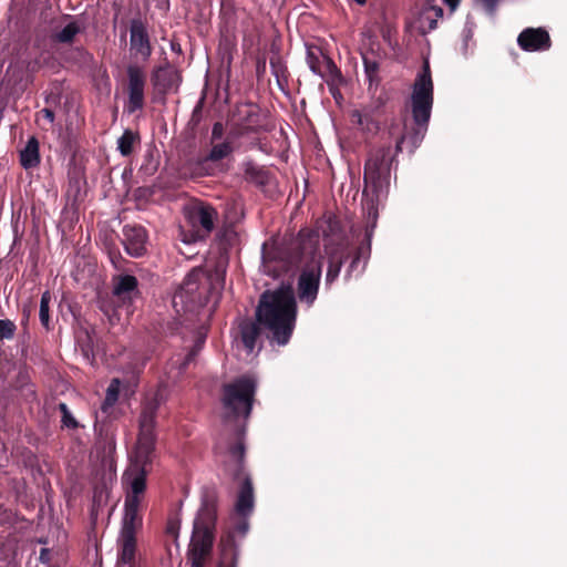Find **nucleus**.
<instances>
[{"mask_svg":"<svg viewBox=\"0 0 567 567\" xmlns=\"http://www.w3.org/2000/svg\"><path fill=\"white\" fill-rule=\"evenodd\" d=\"M297 300L290 282L266 289L259 297L255 317L264 327V334L271 346H287L297 321Z\"/></svg>","mask_w":567,"mask_h":567,"instance_id":"20e7f679","label":"nucleus"},{"mask_svg":"<svg viewBox=\"0 0 567 567\" xmlns=\"http://www.w3.org/2000/svg\"><path fill=\"white\" fill-rule=\"evenodd\" d=\"M217 216V210L208 204H200L189 213L192 224L198 225L206 235L214 230Z\"/></svg>","mask_w":567,"mask_h":567,"instance_id":"aec40b11","label":"nucleus"},{"mask_svg":"<svg viewBox=\"0 0 567 567\" xmlns=\"http://www.w3.org/2000/svg\"><path fill=\"white\" fill-rule=\"evenodd\" d=\"M473 28H474V23L471 22L470 19L467 18L466 22H465L464 30H463V45H464V50L466 49L468 41L473 37Z\"/></svg>","mask_w":567,"mask_h":567,"instance_id":"e433bc0d","label":"nucleus"},{"mask_svg":"<svg viewBox=\"0 0 567 567\" xmlns=\"http://www.w3.org/2000/svg\"><path fill=\"white\" fill-rule=\"evenodd\" d=\"M39 560L41 564H49L51 560V550L48 548H42L40 551Z\"/></svg>","mask_w":567,"mask_h":567,"instance_id":"a19ab883","label":"nucleus"},{"mask_svg":"<svg viewBox=\"0 0 567 567\" xmlns=\"http://www.w3.org/2000/svg\"><path fill=\"white\" fill-rule=\"evenodd\" d=\"M41 113L43 114V117H44L48 122H50V123H53V122H54V120H55V114H54V112H53L51 109L45 107V109H43V110L41 111Z\"/></svg>","mask_w":567,"mask_h":567,"instance_id":"79ce46f5","label":"nucleus"},{"mask_svg":"<svg viewBox=\"0 0 567 567\" xmlns=\"http://www.w3.org/2000/svg\"><path fill=\"white\" fill-rule=\"evenodd\" d=\"M76 349L81 352L84 360L93 364L95 361V354H94V344L91 336L89 332H85L84 336L76 338Z\"/></svg>","mask_w":567,"mask_h":567,"instance_id":"c85d7f7f","label":"nucleus"},{"mask_svg":"<svg viewBox=\"0 0 567 567\" xmlns=\"http://www.w3.org/2000/svg\"><path fill=\"white\" fill-rule=\"evenodd\" d=\"M80 25L71 21L62 30L52 35V40L58 43H72L75 35L80 33Z\"/></svg>","mask_w":567,"mask_h":567,"instance_id":"7c9ffc66","label":"nucleus"},{"mask_svg":"<svg viewBox=\"0 0 567 567\" xmlns=\"http://www.w3.org/2000/svg\"><path fill=\"white\" fill-rule=\"evenodd\" d=\"M121 241L128 256L141 258L147 252L148 233L140 224H126L122 228Z\"/></svg>","mask_w":567,"mask_h":567,"instance_id":"9b49d317","label":"nucleus"},{"mask_svg":"<svg viewBox=\"0 0 567 567\" xmlns=\"http://www.w3.org/2000/svg\"><path fill=\"white\" fill-rule=\"evenodd\" d=\"M368 209V218H365L364 236L360 245L354 250L346 248L336 249L328 256L327 271L324 276V288L330 289L339 278L341 269L346 262L349 265L344 271V280L360 277L365 270L367 264L371 256V244L374 229L378 224V216L373 204H365Z\"/></svg>","mask_w":567,"mask_h":567,"instance_id":"39448f33","label":"nucleus"},{"mask_svg":"<svg viewBox=\"0 0 567 567\" xmlns=\"http://www.w3.org/2000/svg\"><path fill=\"white\" fill-rule=\"evenodd\" d=\"M125 491L123 517L121 532L136 534V529L142 526V516L140 514L143 507V501L147 485L144 484L142 474L133 477L132 482H122Z\"/></svg>","mask_w":567,"mask_h":567,"instance_id":"1a4fd4ad","label":"nucleus"},{"mask_svg":"<svg viewBox=\"0 0 567 567\" xmlns=\"http://www.w3.org/2000/svg\"><path fill=\"white\" fill-rule=\"evenodd\" d=\"M120 549L117 553V560L125 565H133L135 563L136 553V537L131 533H120Z\"/></svg>","mask_w":567,"mask_h":567,"instance_id":"5701e85b","label":"nucleus"},{"mask_svg":"<svg viewBox=\"0 0 567 567\" xmlns=\"http://www.w3.org/2000/svg\"><path fill=\"white\" fill-rule=\"evenodd\" d=\"M112 293L123 302L132 303L140 296L137 278L128 274L113 277Z\"/></svg>","mask_w":567,"mask_h":567,"instance_id":"dca6fc26","label":"nucleus"},{"mask_svg":"<svg viewBox=\"0 0 567 567\" xmlns=\"http://www.w3.org/2000/svg\"><path fill=\"white\" fill-rule=\"evenodd\" d=\"M168 532L172 534L174 533V527L172 525L168 526Z\"/></svg>","mask_w":567,"mask_h":567,"instance_id":"de8ad7c7","label":"nucleus"},{"mask_svg":"<svg viewBox=\"0 0 567 567\" xmlns=\"http://www.w3.org/2000/svg\"><path fill=\"white\" fill-rule=\"evenodd\" d=\"M128 79V101L126 111L130 114L140 111L144 106L145 76L141 66L130 64L126 69Z\"/></svg>","mask_w":567,"mask_h":567,"instance_id":"ddd939ff","label":"nucleus"},{"mask_svg":"<svg viewBox=\"0 0 567 567\" xmlns=\"http://www.w3.org/2000/svg\"><path fill=\"white\" fill-rule=\"evenodd\" d=\"M352 118L361 126H363L364 124H367V126L369 127V121H368V116L363 115L360 111H354L352 113Z\"/></svg>","mask_w":567,"mask_h":567,"instance_id":"58836bf2","label":"nucleus"},{"mask_svg":"<svg viewBox=\"0 0 567 567\" xmlns=\"http://www.w3.org/2000/svg\"><path fill=\"white\" fill-rule=\"evenodd\" d=\"M181 75L178 71L168 62L164 65L155 66L151 73V83L154 90L159 94H166L178 85Z\"/></svg>","mask_w":567,"mask_h":567,"instance_id":"2eb2a0df","label":"nucleus"},{"mask_svg":"<svg viewBox=\"0 0 567 567\" xmlns=\"http://www.w3.org/2000/svg\"><path fill=\"white\" fill-rule=\"evenodd\" d=\"M361 56L363 62L364 76L368 82V89L371 91L372 89H377L381 82V78L379 75L380 63L375 59L369 58L367 53H362Z\"/></svg>","mask_w":567,"mask_h":567,"instance_id":"bb28decb","label":"nucleus"},{"mask_svg":"<svg viewBox=\"0 0 567 567\" xmlns=\"http://www.w3.org/2000/svg\"><path fill=\"white\" fill-rule=\"evenodd\" d=\"M517 45L525 52H544L550 49L551 40L542 27L525 28L517 37Z\"/></svg>","mask_w":567,"mask_h":567,"instance_id":"4468645a","label":"nucleus"},{"mask_svg":"<svg viewBox=\"0 0 567 567\" xmlns=\"http://www.w3.org/2000/svg\"><path fill=\"white\" fill-rule=\"evenodd\" d=\"M433 81L430 63L424 60L422 70L416 74L411 93V113L414 126L410 132L402 134L395 143V152L391 146H382L371 151L364 164V188L362 192V212L368 218V203H372L379 217V207L386 199L391 185V171L395 156L402 152L403 144L408 141L410 153L423 142L432 114L434 102Z\"/></svg>","mask_w":567,"mask_h":567,"instance_id":"f257e3e1","label":"nucleus"},{"mask_svg":"<svg viewBox=\"0 0 567 567\" xmlns=\"http://www.w3.org/2000/svg\"><path fill=\"white\" fill-rule=\"evenodd\" d=\"M130 50L142 61H147L153 52L146 23L141 18L130 22Z\"/></svg>","mask_w":567,"mask_h":567,"instance_id":"f8f14e48","label":"nucleus"},{"mask_svg":"<svg viewBox=\"0 0 567 567\" xmlns=\"http://www.w3.org/2000/svg\"><path fill=\"white\" fill-rule=\"evenodd\" d=\"M224 124L221 122H215L212 126L210 142H218L224 137Z\"/></svg>","mask_w":567,"mask_h":567,"instance_id":"c9c22d12","label":"nucleus"},{"mask_svg":"<svg viewBox=\"0 0 567 567\" xmlns=\"http://www.w3.org/2000/svg\"><path fill=\"white\" fill-rule=\"evenodd\" d=\"M156 456V433H138L137 442L131 457L130 466L122 475V482H132L133 477L142 474L147 485V466L152 465Z\"/></svg>","mask_w":567,"mask_h":567,"instance_id":"9d476101","label":"nucleus"},{"mask_svg":"<svg viewBox=\"0 0 567 567\" xmlns=\"http://www.w3.org/2000/svg\"><path fill=\"white\" fill-rule=\"evenodd\" d=\"M270 73L275 76L278 86L284 90V84L287 83V66L279 54L270 56L269 60Z\"/></svg>","mask_w":567,"mask_h":567,"instance_id":"cd10ccee","label":"nucleus"},{"mask_svg":"<svg viewBox=\"0 0 567 567\" xmlns=\"http://www.w3.org/2000/svg\"><path fill=\"white\" fill-rule=\"evenodd\" d=\"M17 326L10 319H0V339L12 340L16 336Z\"/></svg>","mask_w":567,"mask_h":567,"instance_id":"f704fd0d","label":"nucleus"},{"mask_svg":"<svg viewBox=\"0 0 567 567\" xmlns=\"http://www.w3.org/2000/svg\"><path fill=\"white\" fill-rule=\"evenodd\" d=\"M171 50L177 54H182V47L178 42L172 41L171 42Z\"/></svg>","mask_w":567,"mask_h":567,"instance_id":"c03bdc74","label":"nucleus"},{"mask_svg":"<svg viewBox=\"0 0 567 567\" xmlns=\"http://www.w3.org/2000/svg\"><path fill=\"white\" fill-rule=\"evenodd\" d=\"M218 494L214 487L204 486L200 491V506L193 523V533L188 549L190 567H204L215 542L217 524Z\"/></svg>","mask_w":567,"mask_h":567,"instance_id":"423d86ee","label":"nucleus"},{"mask_svg":"<svg viewBox=\"0 0 567 567\" xmlns=\"http://www.w3.org/2000/svg\"><path fill=\"white\" fill-rule=\"evenodd\" d=\"M257 381L250 375H241L221 388L223 422L225 426H234L236 442L228 446V460L225 470L228 475L238 478L244 471L246 445V427L250 417Z\"/></svg>","mask_w":567,"mask_h":567,"instance_id":"f03ea898","label":"nucleus"},{"mask_svg":"<svg viewBox=\"0 0 567 567\" xmlns=\"http://www.w3.org/2000/svg\"><path fill=\"white\" fill-rule=\"evenodd\" d=\"M243 171L245 179L257 186H265L269 182L268 172L251 159L243 163Z\"/></svg>","mask_w":567,"mask_h":567,"instance_id":"a878e982","label":"nucleus"},{"mask_svg":"<svg viewBox=\"0 0 567 567\" xmlns=\"http://www.w3.org/2000/svg\"><path fill=\"white\" fill-rule=\"evenodd\" d=\"M59 410L62 414L61 416V423H62V426L63 427H68V429H78L79 427V422L76 421V419L73 416L72 412L70 411L69 406L66 405V403L64 402H61L59 403Z\"/></svg>","mask_w":567,"mask_h":567,"instance_id":"473e14b6","label":"nucleus"},{"mask_svg":"<svg viewBox=\"0 0 567 567\" xmlns=\"http://www.w3.org/2000/svg\"><path fill=\"white\" fill-rule=\"evenodd\" d=\"M120 389H121V381L117 378H114L111 380L105 394V401L104 403L109 405H113L118 400L120 395Z\"/></svg>","mask_w":567,"mask_h":567,"instance_id":"72a5a7b5","label":"nucleus"},{"mask_svg":"<svg viewBox=\"0 0 567 567\" xmlns=\"http://www.w3.org/2000/svg\"><path fill=\"white\" fill-rule=\"evenodd\" d=\"M203 107V100H199L198 103L195 105L193 113H192V121L198 123L200 118Z\"/></svg>","mask_w":567,"mask_h":567,"instance_id":"ea45409f","label":"nucleus"},{"mask_svg":"<svg viewBox=\"0 0 567 567\" xmlns=\"http://www.w3.org/2000/svg\"><path fill=\"white\" fill-rule=\"evenodd\" d=\"M239 331L245 349L248 353H252L260 334L264 333V327H261L257 319L255 321L245 319L239 323Z\"/></svg>","mask_w":567,"mask_h":567,"instance_id":"412c9836","label":"nucleus"},{"mask_svg":"<svg viewBox=\"0 0 567 567\" xmlns=\"http://www.w3.org/2000/svg\"><path fill=\"white\" fill-rule=\"evenodd\" d=\"M443 2L451 9V11H455L461 0H443Z\"/></svg>","mask_w":567,"mask_h":567,"instance_id":"37998d69","label":"nucleus"},{"mask_svg":"<svg viewBox=\"0 0 567 567\" xmlns=\"http://www.w3.org/2000/svg\"><path fill=\"white\" fill-rule=\"evenodd\" d=\"M224 280V272H207L202 267H195L175 292L173 303H181L185 311L190 312H196L209 303L215 307L220 298Z\"/></svg>","mask_w":567,"mask_h":567,"instance_id":"0eeeda50","label":"nucleus"},{"mask_svg":"<svg viewBox=\"0 0 567 567\" xmlns=\"http://www.w3.org/2000/svg\"><path fill=\"white\" fill-rule=\"evenodd\" d=\"M207 333L204 328H200L197 330L194 343L192 348L187 351L185 355L177 354L172 359V367L177 369L178 375H182L186 372L188 367L195 362L197 355L200 353V351L204 348V344L206 342Z\"/></svg>","mask_w":567,"mask_h":567,"instance_id":"f3484780","label":"nucleus"},{"mask_svg":"<svg viewBox=\"0 0 567 567\" xmlns=\"http://www.w3.org/2000/svg\"><path fill=\"white\" fill-rule=\"evenodd\" d=\"M233 480L234 477L229 475ZM241 480L239 485L237 498L235 502V514L238 516V522L226 534L221 535L218 545L219 563L217 567H237L238 564V546L235 542V535L244 538L250 528L249 517L255 509V493L252 481L244 468L243 474L235 478Z\"/></svg>","mask_w":567,"mask_h":567,"instance_id":"6e6552de","label":"nucleus"},{"mask_svg":"<svg viewBox=\"0 0 567 567\" xmlns=\"http://www.w3.org/2000/svg\"><path fill=\"white\" fill-rule=\"evenodd\" d=\"M321 58H322V62L327 65V68L330 72H332V71L337 72V66L333 63V61L329 56H324L319 48H317V47H313V48L308 47L307 48L306 60H307V64H308L310 71L313 74H316L320 78H323L324 74L320 66Z\"/></svg>","mask_w":567,"mask_h":567,"instance_id":"4be33fe9","label":"nucleus"},{"mask_svg":"<svg viewBox=\"0 0 567 567\" xmlns=\"http://www.w3.org/2000/svg\"><path fill=\"white\" fill-rule=\"evenodd\" d=\"M353 1L357 2L360 6H363L367 2V0H353Z\"/></svg>","mask_w":567,"mask_h":567,"instance_id":"49530a36","label":"nucleus"},{"mask_svg":"<svg viewBox=\"0 0 567 567\" xmlns=\"http://www.w3.org/2000/svg\"><path fill=\"white\" fill-rule=\"evenodd\" d=\"M20 164L24 169H31L40 164L39 141L32 136L20 152Z\"/></svg>","mask_w":567,"mask_h":567,"instance_id":"393cba45","label":"nucleus"},{"mask_svg":"<svg viewBox=\"0 0 567 567\" xmlns=\"http://www.w3.org/2000/svg\"><path fill=\"white\" fill-rule=\"evenodd\" d=\"M258 117V113L252 110L250 106H246L245 107V121L247 122L248 125H254L256 124V118Z\"/></svg>","mask_w":567,"mask_h":567,"instance_id":"4c0bfd02","label":"nucleus"},{"mask_svg":"<svg viewBox=\"0 0 567 567\" xmlns=\"http://www.w3.org/2000/svg\"><path fill=\"white\" fill-rule=\"evenodd\" d=\"M138 140V135L132 130H125L117 138V151L122 156H130L133 152L134 143Z\"/></svg>","mask_w":567,"mask_h":567,"instance_id":"c756f323","label":"nucleus"},{"mask_svg":"<svg viewBox=\"0 0 567 567\" xmlns=\"http://www.w3.org/2000/svg\"><path fill=\"white\" fill-rule=\"evenodd\" d=\"M443 9L439 6L425 8L419 18L420 32L426 34L437 28V21L443 17Z\"/></svg>","mask_w":567,"mask_h":567,"instance_id":"b1692460","label":"nucleus"},{"mask_svg":"<svg viewBox=\"0 0 567 567\" xmlns=\"http://www.w3.org/2000/svg\"><path fill=\"white\" fill-rule=\"evenodd\" d=\"M50 302H51V293L49 290H45L41 295V299H40L39 319H40L41 326L47 331L51 330L50 315H49Z\"/></svg>","mask_w":567,"mask_h":567,"instance_id":"2f4dec72","label":"nucleus"},{"mask_svg":"<svg viewBox=\"0 0 567 567\" xmlns=\"http://www.w3.org/2000/svg\"><path fill=\"white\" fill-rule=\"evenodd\" d=\"M146 361H147V358H144L143 361L140 363V364H136L134 367V372L138 375L142 370L144 369L145 364H146Z\"/></svg>","mask_w":567,"mask_h":567,"instance_id":"a18cd8bd","label":"nucleus"},{"mask_svg":"<svg viewBox=\"0 0 567 567\" xmlns=\"http://www.w3.org/2000/svg\"><path fill=\"white\" fill-rule=\"evenodd\" d=\"M237 137L238 134L234 131H230L225 140L221 142H214L208 153L202 159V164L218 163L231 156V154L235 152L234 140Z\"/></svg>","mask_w":567,"mask_h":567,"instance_id":"6ab92c4d","label":"nucleus"},{"mask_svg":"<svg viewBox=\"0 0 567 567\" xmlns=\"http://www.w3.org/2000/svg\"><path fill=\"white\" fill-rule=\"evenodd\" d=\"M320 250V231L302 228L296 236L282 241L278 255L290 266L306 262L297 280V292L301 303L311 307L318 297L322 275L321 258L316 259Z\"/></svg>","mask_w":567,"mask_h":567,"instance_id":"7ed1b4c3","label":"nucleus"},{"mask_svg":"<svg viewBox=\"0 0 567 567\" xmlns=\"http://www.w3.org/2000/svg\"><path fill=\"white\" fill-rule=\"evenodd\" d=\"M162 401V394L156 392L153 398L144 403L138 420L141 433H155L157 411Z\"/></svg>","mask_w":567,"mask_h":567,"instance_id":"a211bd4d","label":"nucleus"}]
</instances>
